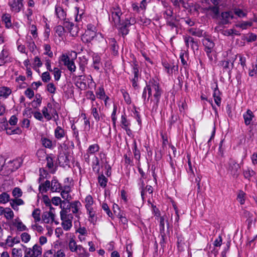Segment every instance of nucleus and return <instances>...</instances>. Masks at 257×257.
I'll return each instance as SVG.
<instances>
[{
    "label": "nucleus",
    "instance_id": "obj_1",
    "mask_svg": "<svg viewBox=\"0 0 257 257\" xmlns=\"http://www.w3.org/2000/svg\"><path fill=\"white\" fill-rule=\"evenodd\" d=\"M61 210L60 212V218L62 221L61 226L65 231H69L72 227L73 215L69 213L67 208L64 206H61Z\"/></svg>",
    "mask_w": 257,
    "mask_h": 257
},
{
    "label": "nucleus",
    "instance_id": "obj_2",
    "mask_svg": "<svg viewBox=\"0 0 257 257\" xmlns=\"http://www.w3.org/2000/svg\"><path fill=\"white\" fill-rule=\"evenodd\" d=\"M147 89L148 90L147 101L152 95L154 98H160L162 91L157 81L152 79L148 81L147 83Z\"/></svg>",
    "mask_w": 257,
    "mask_h": 257
},
{
    "label": "nucleus",
    "instance_id": "obj_3",
    "mask_svg": "<svg viewBox=\"0 0 257 257\" xmlns=\"http://www.w3.org/2000/svg\"><path fill=\"white\" fill-rule=\"evenodd\" d=\"M69 249L72 252L76 253L78 257H87L88 253L86 250L81 245H78L74 236L70 237L68 241Z\"/></svg>",
    "mask_w": 257,
    "mask_h": 257
},
{
    "label": "nucleus",
    "instance_id": "obj_4",
    "mask_svg": "<svg viewBox=\"0 0 257 257\" xmlns=\"http://www.w3.org/2000/svg\"><path fill=\"white\" fill-rule=\"evenodd\" d=\"M77 0H63V4L64 7L74 8L73 12L74 14L75 20L76 22H80L81 21L84 12L82 9H80V8L77 6Z\"/></svg>",
    "mask_w": 257,
    "mask_h": 257
},
{
    "label": "nucleus",
    "instance_id": "obj_5",
    "mask_svg": "<svg viewBox=\"0 0 257 257\" xmlns=\"http://www.w3.org/2000/svg\"><path fill=\"white\" fill-rule=\"evenodd\" d=\"M163 18L166 20V24L171 29L177 28L175 22L178 21L176 16L174 15L173 9L172 8H168L162 11Z\"/></svg>",
    "mask_w": 257,
    "mask_h": 257
},
{
    "label": "nucleus",
    "instance_id": "obj_6",
    "mask_svg": "<svg viewBox=\"0 0 257 257\" xmlns=\"http://www.w3.org/2000/svg\"><path fill=\"white\" fill-rule=\"evenodd\" d=\"M42 112L44 117L47 120H50L55 115H58L55 105L51 103H48L47 106L44 107Z\"/></svg>",
    "mask_w": 257,
    "mask_h": 257
},
{
    "label": "nucleus",
    "instance_id": "obj_7",
    "mask_svg": "<svg viewBox=\"0 0 257 257\" xmlns=\"http://www.w3.org/2000/svg\"><path fill=\"white\" fill-rule=\"evenodd\" d=\"M111 16L109 20L113 22L114 25H120L121 16L122 14L120 8L117 5H113L110 9Z\"/></svg>",
    "mask_w": 257,
    "mask_h": 257
},
{
    "label": "nucleus",
    "instance_id": "obj_8",
    "mask_svg": "<svg viewBox=\"0 0 257 257\" xmlns=\"http://www.w3.org/2000/svg\"><path fill=\"white\" fill-rule=\"evenodd\" d=\"M24 257H40L42 254V247L38 245L35 244L32 248H27L24 246Z\"/></svg>",
    "mask_w": 257,
    "mask_h": 257
},
{
    "label": "nucleus",
    "instance_id": "obj_9",
    "mask_svg": "<svg viewBox=\"0 0 257 257\" xmlns=\"http://www.w3.org/2000/svg\"><path fill=\"white\" fill-rule=\"evenodd\" d=\"M82 207L81 203L79 201H74L70 203L69 205L66 208L68 209L69 212L70 208L72 212L74 214L75 216L78 219L80 218V215L81 213L80 209Z\"/></svg>",
    "mask_w": 257,
    "mask_h": 257
},
{
    "label": "nucleus",
    "instance_id": "obj_10",
    "mask_svg": "<svg viewBox=\"0 0 257 257\" xmlns=\"http://www.w3.org/2000/svg\"><path fill=\"white\" fill-rule=\"evenodd\" d=\"M24 0H10L8 5L12 12L18 13L24 9Z\"/></svg>",
    "mask_w": 257,
    "mask_h": 257
},
{
    "label": "nucleus",
    "instance_id": "obj_11",
    "mask_svg": "<svg viewBox=\"0 0 257 257\" xmlns=\"http://www.w3.org/2000/svg\"><path fill=\"white\" fill-rule=\"evenodd\" d=\"M202 43L205 47V51L206 52L208 57L210 60L212 61L213 60V57L211 53L212 52L213 48L214 47V43L208 38H205L202 39Z\"/></svg>",
    "mask_w": 257,
    "mask_h": 257
},
{
    "label": "nucleus",
    "instance_id": "obj_12",
    "mask_svg": "<svg viewBox=\"0 0 257 257\" xmlns=\"http://www.w3.org/2000/svg\"><path fill=\"white\" fill-rule=\"evenodd\" d=\"M135 22L134 19L126 20L124 22L121 23L120 25H115L118 28L119 32L122 35H126L129 32L128 27Z\"/></svg>",
    "mask_w": 257,
    "mask_h": 257
},
{
    "label": "nucleus",
    "instance_id": "obj_13",
    "mask_svg": "<svg viewBox=\"0 0 257 257\" xmlns=\"http://www.w3.org/2000/svg\"><path fill=\"white\" fill-rule=\"evenodd\" d=\"M60 60L70 71L71 72L75 71L76 68L74 62L73 60H70L67 54H62L60 57Z\"/></svg>",
    "mask_w": 257,
    "mask_h": 257
},
{
    "label": "nucleus",
    "instance_id": "obj_14",
    "mask_svg": "<svg viewBox=\"0 0 257 257\" xmlns=\"http://www.w3.org/2000/svg\"><path fill=\"white\" fill-rule=\"evenodd\" d=\"M55 15L58 19L64 22L66 21H69V19L66 18V8H64L63 6L57 4L55 8Z\"/></svg>",
    "mask_w": 257,
    "mask_h": 257
},
{
    "label": "nucleus",
    "instance_id": "obj_15",
    "mask_svg": "<svg viewBox=\"0 0 257 257\" xmlns=\"http://www.w3.org/2000/svg\"><path fill=\"white\" fill-rule=\"evenodd\" d=\"M240 168L239 165L234 160H230L229 161L228 170L234 177H238L239 174Z\"/></svg>",
    "mask_w": 257,
    "mask_h": 257
},
{
    "label": "nucleus",
    "instance_id": "obj_16",
    "mask_svg": "<svg viewBox=\"0 0 257 257\" xmlns=\"http://www.w3.org/2000/svg\"><path fill=\"white\" fill-rule=\"evenodd\" d=\"M64 26L69 31L70 35L73 37L77 36L79 32V28L77 26L75 25L70 21H66L63 22Z\"/></svg>",
    "mask_w": 257,
    "mask_h": 257
},
{
    "label": "nucleus",
    "instance_id": "obj_17",
    "mask_svg": "<svg viewBox=\"0 0 257 257\" xmlns=\"http://www.w3.org/2000/svg\"><path fill=\"white\" fill-rule=\"evenodd\" d=\"M21 164V162L18 160L10 161L7 163H5L2 168H8V171L12 172L19 168Z\"/></svg>",
    "mask_w": 257,
    "mask_h": 257
},
{
    "label": "nucleus",
    "instance_id": "obj_18",
    "mask_svg": "<svg viewBox=\"0 0 257 257\" xmlns=\"http://www.w3.org/2000/svg\"><path fill=\"white\" fill-rule=\"evenodd\" d=\"M61 197L64 199L68 201L71 199V196L70 194L71 191V187L70 186L65 185L61 190Z\"/></svg>",
    "mask_w": 257,
    "mask_h": 257
},
{
    "label": "nucleus",
    "instance_id": "obj_19",
    "mask_svg": "<svg viewBox=\"0 0 257 257\" xmlns=\"http://www.w3.org/2000/svg\"><path fill=\"white\" fill-rule=\"evenodd\" d=\"M96 36V32L86 30L82 35L81 39L85 43L90 42Z\"/></svg>",
    "mask_w": 257,
    "mask_h": 257
},
{
    "label": "nucleus",
    "instance_id": "obj_20",
    "mask_svg": "<svg viewBox=\"0 0 257 257\" xmlns=\"http://www.w3.org/2000/svg\"><path fill=\"white\" fill-rule=\"evenodd\" d=\"M43 222L45 223H50L54 220L55 215L51 211L45 212L42 216Z\"/></svg>",
    "mask_w": 257,
    "mask_h": 257
},
{
    "label": "nucleus",
    "instance_id": "obj_21",
    "mask_svg": "<svg viewBox=\"0 0 257 257\" xmlns=\"http://www.w3.org/2000/svg\"><path fill=\"white\" fill-rule=\"evenodd\" d=\"M233 18V15L231 12H225L221 14V22L223 25L228 24Z\"/></svg>",
    "mask_w": 257,
    "mask_h": 257
},
{
    "label": "nucleus",
    "instance_id": "obj_22",
    "mask_svg": "<svg viewBox=\"0 0 257 257\" xmlns=\"http://www.w3.org/2000/svg\"><path fill=\"white\" fill-rule=\"evenodd\" d=\"M184 42L185 43L186 46L188 47L189 45H191L192 48L194 49V48H198V44L196 42L194 41V39L189 36H184L183 37Z\"/></svg>",
    "mask_w": 257,
    "mask_h": 257
},
{
    "label": "nucleus",
    "instance_id": "obj_23",
    "mask_svg": "<svg viewBox=\"0 0 257 257\" xmlns=\"http://www.w3.org/2000/svg\"><path fill=\"white\" fill-rule=\"evenodd\" d=\"M243 117L245 125H248L251 123L252 119L254 117V115L251 110L247 109L243 114Z\"/></svg>",
    "mask_w": 257,
    "mask_h": 257
},
{
    "label": "nucleus",
    "instance_id": "obj_24",
    "mask_svg": "<svg viewBox=\"0 0 257 257\" xmlns=\"http://www.w3.org/2000/svg\"><path fill=\"white\" fill-rule=\"evenodd\" d=\"M243 175L244 178L250 181L252 180V178H255L256 173L252 169L247 168L243 170Z\"/></svg>",
    "mask_w": 257,
    "mask_h": 257
},
{
    "label": "nucleus",
    "instance_id": "obj_25",
    "mask_svg": "<svg viewBox=\"0 0 257 257\" xmlns=\"http://www.w3.org/2000/svg\"><path fill=\"white\" fill-rule=\"evenodd\" d=\"M160 99V98H154V99H151L150 109L151 110L152 113L157 112Z\"/></svg>",
    "mask_w": 257,
    "mask_h": 257
},
{
    "label": "nucleus",
    "instance_id": "obj_26",
    "mask_svg": "<svg viewBox=\"0 0 257 257\" xmlns=\"http://www.w3.org/2000/svg\"><path fill=\"white\" fill-rule=\"evenodd\" d=\"M207 10L213 18H217L218 17L219 14L218 6H209L207 8Z\"/></svg>",
    "mask_w": 257,
    "mask_h": 257
},
{
    "label": "nucleus",
    "instance_id": "obj_27",
    "mask_svg": "<svg viewBox=\"0 0 257 257\" xmlns=\"http://www.w3.org/2000/svg\"><path fill=\"white\" fill-rule=\"evenodd\" d=\"M40 142L42 146L45 148L50 149H52L53 148V144L52 141L50 139L45 137H42L41 138Z\"/></svg>",
    "mask_w": 257,
    "mask_h": 257
},
{
    "label": "nucleus",
    "instance_id": "obj_28",
    "mask_svg": "<svg viewBox=\"0 0 257 257\" xmlns=\"http://www.w3.org/2000/svg\"><path fill=\"white\" fill-rule=\"evenodd\" d=\"M121 127L125 130L126 132H131V130L128 128L130 123L126 119V115L125 113L122 114L121 116Z\"/></svg>",
    "mask_w": 257,
    "mask_h": 257
},
{
    "label": "nucleus",
    "instance_id": "obj_29",
    "mask_svg": "<svg viewBox=\"0 0 257 257\" xmlns=\"http://www.w3.org/2000/svg\"><path fill=\"white\" fill-rule=\"evenodd\" d=\"M12 90L8 87H0V97L7 98L11 94Z\"/></svg>",
    "mask_w": 257,
    "mask_h": 257
},
{
    "label": "nucleus",
    "instance_id": "obj_30",
    "mask_svg": "<svg viewBox=\"0 0 257 257\" xmlns=\"http://www.w3.org/2000/svg\"><path fill=\"white\" fill-rule=\"evenodd\" d=\"M92 169L95 173L98 174L100 171L99 161L98 158L95 156L92 162Z\"/></svg>",
    "mask_w": 257,
    "mask_h": 257
},
{
    "label": "nucleus",
    "instance_id": "obj_31",
    "mask_svg": "<svg viewBox=\"0 0 257 257\" xmlns=\"http://www.w3.org/2000/svg\"><path fill=\"white\" fill-rule=\"evenodd\" d=\"M108 40L110 48L113 55H117L118 53V46L117 45L115 40L114 38H110Z\"/></svg>",
    "mask_w": 257,
    "mask_h": 257
},
{
    "label": "nucleus",
    "instance_id": "obj_32",
    "mask_svg": "<svg viewBox=\"0 0 257 257\" xmlns=\"http://www.w3.org/2000/svg\"><path fill=\"white\" fill-rule=\"evenodd\" d=\"M61 188V185L58 181L55 179H53L51 183V190L52 192H60Z\"/></svg>",
    "mask_w": 257,
    "mask_h": 257
},
{
    "label": "nucleus",
    "instance_id": "obj_33",
    "mask_svg": "<svg viewBox=\"0 0 257 257\" xmlns=\"http://www.w3.org/2000/svg\"><path fill=\"white\" fill-rule=\"evenodd\" d=\"M163 65L165 67L167 72L169 74H172L174 71L177 70L178 67L173 64H170L167 62H164Z\"/></svg>",
    "mask_w": 257,
    "mask_h": 257
},
{
    "label": "nucleus",
    "instance_id": "obj_34",
    "mask_svg": "<svg viewBox=\"0 0 257 257\" xmlns=\"http://www.w3.org/2000/svg\"><path fill=\"white\" fill-rule=\"evenodd\" d=\"M64 130L61 126H57L54 131L55 137L58 139H61L65 136Z\"/></svg>",
    "mask_w": 257,
    "mask_h": 257
},
{
    "label": "nucleus",
    "instance_id": "obj_35",
    "mask_svg": "<svg viewBox=\"0 0 257 257\" xmlns=\"http://www.w3.org/2000/svg\"><path fill=\"white\" fill-rule=\"evenodd\" d=\"M2 21L5 23L6 27L7 28H10L12 27L11 16L10 14H4L2 16Z\"/></svg>",
    "mask_w": 257,
    "mask_h": 257
},
{
    "label": "nucleus",
    "instance_id": "obj_36",
    "mask_svg": "<svg viewBox=\"0 0 257 257\" xmlns=\"http://www.w3.org/2000/svg\"><path fill=\"white\" fill-rule=\"evenodd\" d=\"M190 34L193 36L201 37L203 36V31L199 28H190L188 30Z\"/></svg>",
    "mask_w": 257,
    "mask_h": 257
},
{
    "label": "nucleus",
    "instance_id": "obj_37",
    "mask_svg": "<svg viewBox=\"0 0 257 257\" xmlns=\"http://www.w3.org/2000/svg\"><path fill=\"white\" fill-rule=\"evenodd\" d=\"M220 91L218 89L217 87H216L214 90V93L213 94V96L214 97V101L215 103L219 106L221 103V97L220 96Z\"/></svg>",
    "mask_w": 257,
    "mask_h": 257
},
{
    "label": "nucleus",
    "instance_id": "obj_38",
    "mask_svg": "<svg viewBox=\"0 0 257 257\" xmlns=\"http://www.w3.org/2000/svg\"><path fill=\"white\" fill-rule=\"evenodd\" d=\"M20 242L19 238L18 237H14L12 238L11 236H8L6 240V243L10 247H12L14 246V245L16 243H18Z\"/></svg>",
    "mask_w": 257,
    "mask_h": 257
},
{
    "label": "nucleus",
    "instance_id": "obj_39",
    "mask_svg": "<svg viewBox=\"0 0 257 257\" xmlns=\"http://www.w3.org/2000/svg\"><path fill=\"white\" fill-rule=\"evenodd\" d=\"M100 65V57L97 55L93 56V67L96 70H99Z\"/></svg>",
    "mask_w": 257,
    "mask_h": 257
},
{
    "label": "nucleus",
    "instance_id": "obj_40",
    "mask_svg": "<svg viewBox=\"0 0 257 257\" xmlns=\"http://www.w3.org/2000/svg\"><path fill=\"white\" fill-rule=\"evenodd\" d=\"M91 105L92 114L93 115L95 120L96 121H98L100 120V116L99 115L98 109L96 107H95V105L93 102L91 103Z\"/></svg>",
    "mask_w": 257,
    "mask_h": 257
},
{
    "label": "nucleus",
    "instance_id": "obj_41",
    "mask_svg": "<svg viewBox=\"0 0 257 257\" xmlns=\"http://www.w3.org/2000/svg\"><path fill=\"white\" fill-rule=\"evenodd\" d=\"M3 214L7 220H11L14 217V212L10 208H5Z\"/></svg>",
    "mask_w": 257,
    "mask_h": 257
},
{
    "label": "nucleus",
    "instance_id": "obj_42",
    "mask_svg": "<svg viewBox=\"0 0 257 257\" xmlns=\"http://www.w3.org/2000/svg\"><path fill=\"white\" fill-rule=\"evenodd\" d=\"M49 188L51 189V183L48 180L46 181L44 183L41 184L39 186V190L42 193L46 192Z\"/></svg>",
    "mask_w": 257,
    "mask_h": 257
},
{
    "label": "nucleus",
    "instance_id": "obj_43",
    "mask_svg": "<svg viewBox=\"0 0 257 257\" xmlns=\"http://www.w3.org/2000/svg\"><path fill=\"white\" fill-rule=\"evenodd\" d=\"M99 150V146L98 144H94L90 145L87 149L86 152L90 154H93L96 152H98Z\"/></svg>",
    "mask_w": 257,
    "mask_h": 257
},
{
    "label": "nucleus",
    "instance_id": "obj_44",
    "mask_svg": "<svg viewBox=\"0 0 257 257\" xmlns=\"http://www.w3.org/2000/svg\"><path fill=\"white\" fill-rule=\"evenodd\" d=\"M15 226L16 227L17 230L20 231L28 230L26 226L20 220L16 222L15 223Z\"/></svg>",
    "mask_w": 257,
    "mask_h": 257
},
{
    "label": "nucleus",
    "instance_id": "obj_45",
    "mask_svg": "<svg viewBox=\"0 0 257 257\" xmlns=\"http://www.w3.org/2000/svg\"><path fill=\"white\" fill-rule=\"evenodd\" d=\"M98 181L100 186L103 188L105 187L107 182V179L103 174H101L98 177Z\"/></svg>",
    "mask_w": 257,
    "mask_h": 257
},
{
    "label": "nucleus",
    "instance_id": "obj_46",
    "mask_svg": "<svg viewBox=\"0 0 257 257\" xmlns=\"http://www.w3.org/2000/svg\"><path fill=\"white\" fill-rule=\"evenodd\" d=\"M26 44L28 48L29 49L30 51L32 52H33L36 48V46L31 36H30V41L28 40L26 41Z\"/></svg>",
    "mask_w": 257,
    "mask_h": 257
},
{
    "label": "nucleus",
    "instance_id": "obj_47",
    "mask_svg": "<svg viewBox=\"0 0 257 257\" xmlns=\"http://www.w3.org/2000/svg\"><path fill=\"white\" fill-rule=\"evenodd\" d=\"M41 211L39 209H35L32 212V216L36 222H39L41 220L40 217Z\"/></svg>",
    "mask_w": 257,
    "mask_h": 257
},
{
    "label": "nucleus",
    "instance_id": "obj_48",
    "mask_svg": "<svg viewBox=\"0 0 257 257\" xmlns=\"http://www.w3.org/2000/svg\"><path fill=\"white\" fill-rule=\"evenodd\" d=\"M55 33L60 37H62L65 33V29L64 27L59 25L55 28Z\"/></svg>",
    "mask_w": 257,
    "mask_h": 257
},
{
    "label": "nucleus",
    "instance_id": "obj_49",
    "mask_svg": "<svg viewBox=\"0 0 257 257\" xmlns=\"http://www.w3.org/2000/svg\"><path fill=\"white\" fill-rule=\"evenodd\" d=\"M96 94L97 98L100 99H103L106 96L104 88L102 87H100L97 89Z\"/></svg>",
    "mask_w": 257,
    "mask_h": 257
},
{
    "label": "nucleus",
    "instance_id": "obj_50",
    "mask_svg": "<svg viewBox=\"0 0 257 257\" xmlns=\"http://www.w3.org/2000/svg\"><path fill=\"white\" fill-rule=\"evenodd\" d=\"M245 196V193L243 191L240 190L237 195V200L241 204L244 203Z\"/></svg>",
    "mask_w": 257,
    "mask_h": 257
},
{
    "label": "nucleus",
    "instance_id": "obj_51",
    "mask_svg": "<svg viewBox=\"0 0 257 257\" xmlns=\"http://www.w3.org/2000/svg\"><path fill=\"white\" fill-rule=\"evenodd\" d=\"M10 195L6 193H3L0 195V203H6L9 201Z\"/></svg>",
    "mask_w": 257,
    "mask_h": 257
},
{
    "label": "nucleus",
    "instance_id": "obj_52",
    "mask_svg": "<svg viewBox=\"0 0 257 257\" xmlns=\"http://www.w3.org/2000/svg\"><path fill=\"white\" fill-rule=\"evenodd\" d=\"M134 149L133 150V153L135 158L137 160H140L141 158V154L140 151L137 149V144L136 142L134 143Z\"/></svg>",
    "mask_w": 257,
    "mask_h": 257
},
{
    "label": "nucleus",
    "instance_id": "obj_53",
    "mask_svg": "<svg viewBox=\"0 0 257 257\" xmlns=\"http://www.w3.org/2000/svg\"><path fill=\"white\" fill-rule=\"evenodd\" d=\"M222 66L224 69L229 70L232 69L233 67V64H231L227 59L222 61Z\"/></svg>",
    "mask_w": 257,
    "mask_h": 257
},
{
    "label": "nucleus",
    "instance_id": "obj_54",
    "mask_svg": "<svg viewBox=\"0 0 257 257\" xmlns=\"http://www.w3.org/2000/svg\"><path fill=\"white\" fill-rule=\"evenodd\" d=\"M52 203L56 205V206H57L59 204H61L60 205V207L61 206V205L62 206H63L62 205V204H64L65 203V201H62L61 198L59 197H54L53 198H52Z\"/></svg>",
    "mask_w": 257,
    "mask_h": 257
},
{
    "label": "nucleus",
    "instance_id": "obj_55",
    "mask_svg": "<svg viewBox=\"0 0 257 257\" xmlns=\"http://www.w3.org/2000/svg\"><path fill=\"white\" fill-rule=\"evenodd\" d=\"M45 52L44 54L48 55L50 58H52L53 56V52L51 50V46L49 44H45L44 45Z\"/></svg>",
    "mask_w": 257,
    "mask_h": 257
},
{
    "label": "nucleus",
    "instance_id": "obj_56",
    "mask_svg": "<svg viewBox=\"0 0 257 257\" xmlns=\"http://www.w3.org/2000/svg\"><path fill=\"white\" fill-rule=\"evenodd\" d=\"M53 74L54 76V79L56 81H58L60 79L61 76V72L60 69L58 68H54L53 70Z\"/></svg>",
    "mask_w": 257,
    "mask_h": 257
},
{
    "label": "nucleus",
    "instance_id": "obj_57",
    "mask_svg": "<svg viewBox=\"0 0 257 257\" xmlns=\"http://www.w3.org/2000/svg\"><path fill=\"white\" fill-rule=\"evenodd\" d=\"M172 3L175 7L180 9V4H182L183 7L187 8L183 0H171Z\"/></svg>",
    "mask_w": 257,
    "mask_h": 257
},
{
    "label": "nucleus",
    "instance_id": "obj_58",
    "mask_svg": "<svg viewBox=\"0 0 257 257\" xmlns=\"http://www.w3.org/2000/svg\"><path fill=\"white\" fill-rule=\"evenodd\" d=\"M71 128L73 131V136L75 137L77 141L79 142V132L74 124L71 125Z\"/></svg>",
    "mask_w": 257,
    "mask_h": 257
},
{
    "label": "nucleus",
    "instance_id": "obj_59",
    "mask_svg": "<svg viewBox=\"0 0 257 257\" xmlns=\"http://www.w3.org/2000/svg\"><path fill=\"white\" fill-rule=\"evenodd\" d=\"M21 238L23 242L27 243L31 239V235L27 232H24L21 234Z\"/></svg>",
    "mask_w": 257,
    "mask_h": 257
},
{
    "label": "nucleus",
    "instance_id": "obj_60",
    "mask_svg": "<svg viewBox=\"0 0 257 257\" xmlns=\"http://www.w3.org/2000/svg\"><path fill=\"white\" fill-rule=\"evenodd\" d=\"M12 194L15 198H19L22 196V192L20 188L16 187L13 190Z\"/></svg>",
    "mask_w": 257,
    "mask_h": 257
},
{
    "label": "nucleus",
    "instance_id": "obj_61",
    "mask_svg": "<svg viewBox=\"0 0 257 257\" xmlns=\"http://www.w3.org/2000/svg\"><path fill=\"white\" fill-rule=\"evenodd\" d=\"M242 215L247 218L248 223H251L252 221V214L247 210H244L242 212Z\"/></svg>",
    "mask_w": 257,
    "mask_h": 257
},
{
    "label": "nucleus",
    "instance_id": "obj_62",
    "mask_svg": "<svg viewBox=\"0 0 257 257\" xmlns=\"http://www.w3.org/2000/svg\"><path fill=\"white\" fill-rule=\"evenodd\" d=\"M132 67V73L133 74L134 76H139V70L138 65L136 62H134Z\"/></svg>",
    "mask_w": 257,
    "mask_h": 257
},
{
    "label": "nucleus",
    "instance_id": "obj_63",
    "mask_svg": "<svg viewBox=\"0 0 257 257\" xmlns=\"http://www.w3.org/2000/svg\"><path fill=\"white\" fill-rule=\"evenodd\" d=\"M47 90L51 93H55L56 88L53 83H49L47 85Z\"/></svg>",
    "mask_w": 257,
    "mask_h": 257
},
{
    "label": "nucleus",
    "instance_id": "obj_64",
    "mask_svg": "<svg viewBox=\"0 0 257 257\" xmlns=\"http://www.w3.org/2000/svg\"><path fill=\"white\" fill-rule=\"evenodd\" d=\"M12 254L13 255V257H22V250L21 249L14 248L12 250Z\"/></svg>",
    "mask_w": 257,
    "mask_h": 257
}]
</instances>
